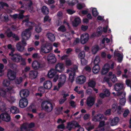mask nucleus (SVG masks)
<instances>
[{"label":"nucleus","instance_id":"48","mask_svg":"<svg viewBox=\"0 0 131 131\" xmlns=\"http://www.w3.org/2000/svg\"><path fill=\"white\" fill-rule=\"evenodd\" d=\"M4 19L6 20H7L8 19V16L6 14L4 16V15L2 16V15H0V20H2Z\"/></svg>","mask_w":131,"mask_h":131},{"label":"nucleus","instance_id":"15","mask_svg":"<svg viewBox=\"0 0 131 131\" xmlns=\"http://www.w3.org/2000/svg\"><path fill=\"white\" fill-rule=\"evenodd\" d=\"M86 78L83 75L78 76L76 79V83L78 84H82L84 83L86 81Z\"/></svg>","mask_w":131,"mask_h":131},{"label":"nucleus","instance_id":"30","mask_svg":"<svg viewBox=\"0 0 131 131\" xmlns=\"http://www.w3.org/2000/svg\"><path fill=\"white\" fill-rule=\"evenodd\" d=\"M81 20L79 17H77L74 19V21L72 23V25L74 27H77L81 23Z\"/></svg>","mask_w":131,"mask_h":131},{"label":"nucleus","instance_id":"46","mask_svg":"<svg viewBox=\"0 0 131 131\" xmlns=\"http://www.w3.org/2000/svg\"><path fill=\"white\" fill-rule=\"evenodd\" d=\"M100 62V59L99 56H96L94 59L93 62L95 65H98V64Z\"/></svg>","mask_w":131,"mask_h":131},{"label":"nucleus","instance_id":"51","mask_svg":"<svg viewBox=\"0 0 131 131\" xmlns=\"http://www.w3.org/2000/svg\"><path fill=\"white\" fill-rule=\"evenodd\" d=\"M110 78L111 81L113 82H115L117 81V79L115 74H113Z\"/></svg>","mask_w":131,"mask_h":131},{"label":"nucleus","instance_id":"3","mask_svg":"<svg viewBox=\"0 0 131 131\" xmlns=\"http://www.w3.org/2000/svg\"><path fill=\"white\" fill-rule=\"evenodd\" d=\"M78 67L77 66H74L73 68H71L70 69H68L66 72L69 73V80L72 82L74 80L75 76V72L78 69Z\"/></svg>","mask_w":131,"mask_h":131},{"label":"nucleus","instance_id":"53","mask_svg":"<svg viewBox=\"0 0 131 131\" xmlns=\"http://www.w3.org/2000/svg\"><path fill=\"white\" fill-rule=\"evenodd\" d=\"M104 81L106 82L109 84V85L110 86H111L112 84L111 83H110V79L109 78L107 77H105L104 79Z\"/></svg>","mask_w":131,"mask_h":131},{"label":"nucleus","instance_id":"52","mask_svg":"<svg viewBox=\"0 0 131 131\" xmlns=\"http://www.w3.org/2000/svg\"><path fill=\"white\" fill-rule=\"evenodd\" d=\"M4 6L8 7V5L6 3L3 2H0V10H1Z\"/></svg>","mask_w":131,"mask_h":131},{"label":"nucleus","instance_id":"19","mask_svg":"<svg viewBox=\"0 0 131 131\" xmlns=\"http://www.w3.org/2000/svg\"><path fill=\"white\" fill-rule=\"evenodd\" d=\"M80 126V125L78 123L76 122L73 121L68 123L67 128L69 130H70L72 128L74 127H79Z\"/></svg>","mask_w":131,"mask_h":131},{"label":"nucleus","instance_id":"29","mask_svg":"<svg viewBox=\"0 0 131 131\" xmlns=\"http://www.w3.org/2000/svg\"><path fill=\"white\" fill-rule=\"evenodd\" d=\"M119 118L118 117H116L113 119H110V124L112 126H114L117 124L119 121Z\"/></svg>","mask_w":131,"mask_h":131},{"label":"nucleus","instance_id":"33","mask_svg":"<svg viewBox=\"0 0 131 131\" xmlns=\"http://www.w3.org/2000/svg\"><path fill=\"white\" fill-rule=\"evenodd\" d=\"M8 66L14 70H15L17 68V66L15 64L12 63L10 61H8Z\"/></svg>","mask_w":131,"mask_h":131},{"label":"nucleus","instance_id":"25","mask_svg":"<svg viewBox=\"0 0 131 131\" xmlns=\"http://www.w3.org/2000/svg\"><path fill=\"white\" fill-rule=\"evenodd\" d=\"M56 70L59 72L63 71L64 69V64L62 63H59L55 66Z\"/></svg>","mask_w":131,"mask_h":131},{"label":"nucleus","instance_id":"23","mask_svg":"<svg viewBox=\"0 0 131 131\" xmlns=\"http://www.w3.org/2000/svg\"><path fill=\"white\" fill-rule=\"evenodd\" d=\"M29 92L27 90L24 89L21 90L20 92L19 95L20 97L23 98L26 97L29 95Z\"/></svg>","mask_w":131,"mask_h":131},{"label":"nucleus","instance_id":"64","mask_svg":"<svg viewBox=\"0 0 131 131\" xmlns=\"http://www.w3.org/2000/svg\"><path fill=\"white\" fill-rule=\"evenodd\" d=\"M51 20V19L48 16H46L45 17L44 19V22L48 21L49 22H50Z\"/></svg>","mask_w":131,"mask_h":131},{"label":"nucleus","instance_id":"59","mask_svg":"<svg viewBox=\"0 0 131 131\" xmlns=\"http://www.w3.org/2000/svg\"><path fill=\"white\" fill-rule=\"evenodd\" d=\"M23 79L22 77H20L19 79H17L15 81V83L17 84L20 83L23 81Z\"/></svg>","mask_w":131,"mask_h":131},{"label":"nucleus","instance_id":"54","mask_svg":"<svg viewBox=\"0 0 131 131\" xmlns=\"http://www.w3.org/2000/svg\"><path fill=\"white\" fill-rule=\"evenodd\" d=\"M35 30L37 32H40L42 30V29L39 25L36 26Z\"/></svg>","mask_w":131,"mask_h":131},{"label":"nucleus","instance_id":"50","mask_svg":"<svg viewBox=\"0 0 131 131\" xmlns=\"http://www.w3.org/2000/svg\"><path fill=\"white\" fill-rule=\"evenodd\" d=\"M65 63L66 66H69L72 64V63L71 60L68 58L66 60Z\"/></svg>","mask_w":131,"mask_h":131},{"label":"nucleus","instance_id":"16","mask_svg":"<svg viewBox=\"0 0 131 131\" xmlns=\"http://www.w3.org/2000/svg\"><path fill=\"white\" fill-rule=\"evenodd\" d=\"M89 37V35L87 33H84L82 34L80 37L81 43L82 44L85 43L88 40Z\"/></svg>","mask_w":131,"mask_h":131},{"label":"nucleus","instance_id":"10","mask_svg":"<svg viewBox=\"0 0 131 131\" xmlns=\"http://www.w3.org/2000/svg\"><path fill=\"white\" fill-rule=\"evenodd\" d=\"M106 119V118L104 117L103 114L101 113H99L92 116V120L95 122H97L103 119L105 120Z\"/></svg>","mask_w":131,"mask_h":131},{"label":"nucleus","instance_id":"13","mask_svg":"<svg viewBox=\"0 0 131 131\" xmlns=\"http://www.w3.org/2000/svg\"><path fill=\"white\" fill-rule=\"evenodd\" d=\"M7 76L9 80H13L16 78V73L14 71L9 69L8 70Z\"/></svg>","mask_w":131,"mask_h":131},{"label":"nucleus","instance_id":"31","mask_svg":"<svg viewBox=\"0 0 131 131\" xmlns=\"http://www.w3.org/2000/svg\"><path fill=\"white\" fill-rule=\"evenodd\" d=\"M24 11L23 10H21L20 11V14H15L12 16L13 17L14 19L17 18H23V15L22 14L24 12Z\"/></svg>","mask_w":131,"mask_h":131},{"label":"nucleus","instance_id":"62","mask_svg":"<svg viewBox=\"0 0 131 131\" xmlns=\"http://www.w3.org/2000/svg\"><path fill=\"white\" fill-rule=\"evenodd\" d=\"M105 41H106V43H107L110 42V39L108 38H104L102 40V43L103 44H104Z\"/></svg>","mask_w":131,"mask_h":131},{"label":"nucleus","instance_id":"5","mask_svg":"<svg viewBox=\"0 0 131 131\" xmlns=\"http://www.w3.org/2000/svg\"><path fill=\"white\" fill-rule=\"evenodd\" d=\"M48 77L50 78L54 77L53 81L55 82L58 79V75L56 74V70L54 69H50L48 72L47 74Z\"/></svg>","mask_w":131,"mask_h":131},{"label":"nucleus","instance_id":"55","mask_svg":"<svg viewBox=\"0 0 131 131\" xmlns=\"http://www.w3.org/2000/svg\"><path fill=\"white\" fill-rule=\"evenodd\" d=\"M95 85V82L93 81H91L88 83V85L89 86L93 88Z\"/></svg>","mask_w":131,"mask_h":131},{"label":"nucleus","instance_id":"1","mask_svg":"<svg viewBox=\"0 0 131 131\" xmlns=\"http://www.w3.org/2000/svg\"><path fill=\"white\" fill-rule=\"evenodd\" d=\"M28 18H27L23 21V24L25 23L26 26H30L31 27L28 28L26 29L25 30L23 31L21 34L22 38V42L24 44L26 45V43L25 40H27L29 38L31 35L30 30L32 29V27L34 26V23H31L28 21Z\"/></svg>","mask_w":131,"mask_h":131},{"label":"nucleus","instance_id":"41","mask_svg":"<svg viewBox=\"0 0 131 131\" xmlns=\"http://www.w3.org/2000/svg\"><path fill=\"white\" fill-rule=\"evenodd\" d=\"M5 104L2 101L0 102V110L3 111L6 109Z\"/></svg>","mask_w":131,"mask_h":131},{"label":"nucleus","instance_id":"36","mask_svg":"<svg viewBox=\"0 0 131 131\" xmlns=\"http://www.w3.org/2000/svg\"><path fill=\"white\" fill-rule=\"evenodd\" d=\"M105 125V122L104 121H101L100 122L99 125L98 126L97 129H99L100 131H104V129L103 128H101V127H103Z\"/></svg>","mask_w":131,"mask_h":131},{"label":"nucleus","instance_id":"44","mask_svg":"<svg viewBox=\"0 0 131 131\" xmlns=\"http://www.w3.org/2000/svg\"><path fill=\"white\" fill-rule=\"evenodd\" d=\"M90 125L91 123H88L87 124L86 126V129L88 131H89L93 129L94 127V125H92L90 126Z\"/></svg>","mask_w":131,"mask_h":131},{"label":"nucleus","instance_id":"11","mask_svg":"<svg viewBox=\"0 0 131 131\" xmlns=\"http://www.w3.org/2000/svg\"><path fill=\"white\" fill-rule=\"evenodd\" d=\"M125 93L122 92H119L117 93V95L119 96L120 99V103L122 105H124L126 99L125 98Z\"/></svg>","mask_w":131,"mask_h":131},{"label":"nucleus","instance_id":"39","mask_svg":"<svg viewBox=\"0 0 131 131\" xmlns=\"http://www.w3.org/2000/svg\"><path fill=\"white\" fill-rule=\"evenodd\" d=\"M78 0H72L71 1H67V3L70 6H73L78 2Z\"/></svg>","mask_w":131,"mask_h":131},{"label":"nucleus","instance_id":"37","mask_svg":"<svg viewBox=\"0 0 131 131\" xmlns=\"http://www.w3.org/2000/svg\"><path fill=\"white\" fill-rule=\"evenodd\" d=\"M10 111L13 114L18 113L19 112L18 109L14 106H12L11 107Z\"/></svg>","mask_w":131,"mask_h":131},{"label":"nucleus","instance_id":"9","mask_svg":"<svg viewBox=\"0 0 131 131\" xmlns=\"http://www.w3.org/2000/svg\"><path fill=\"white\" fill-rule=\"evenodd\" d=\"M13 87L9 86L6 89H4L2 87H0V96H1L5 98H6V93L12 90Z\"/></svg>","mask_w":131,"mask_h":131},{"label":"nucleus","instance_id":"28","mask_svg":"<svg viewBox=\"0 0 131 131\" xmlns=\"http://www.w3.org/2000/svg\"><path fill=\"white\" fill-rule=\"evenodd\" d=\"M43 86L44 88L47 89H50L52 85V82L50 81H45L43 83Z\"/></svg>","mask_w":131,"mask_h":131},{"label":"nucleus","instance_id":"63","mask_svg":"<svg viewBox=\"0 0 131 131\" xmlns=\"http://www.w3.org/2000/svg\"><path fill=\"white\" fill-rule=\"evenodd\" d=\"M110 65L108 64H106L104 66L103 69L107 70L108 71L109 69Z\"/></svg>","mask_w":131,"mask_h":131},{"label":"nucleus","instance_id":"24","mask_svg":"<svg viewBox=\"0 0 131 131\" xmlns=\"http://www.w3.org/2000/svg\"><path fill=\"white\" fill-rule=\"evenodd\" d=\"M102 28L100 27L97 29L96 32H94L93 33L91 36V38H93L95 37L101 35L102 33Z\"/></svg>","mask_w":131,"mask_h":131},{"label":"nucleus","instance_id":"58","mask_svg":"<svg viewBox=\"0 0 131 131\" xmlns=\"http://www.w3.org/2000/svg\"><path fill=\"white\" fill-rule=\"evenodd\" d=\"M66 29L64 26L62 25L58 29V31H64L66 30Z\"/></svg>","mask_w":131,"mask_h":131},{"label":"nucleus","instance_id":"43","mask_svg":"<svg viewBox=\"0 0 131 131\" xmlns=\"http://www.w3.org/2000/svg\"><path fill=\"white\" fill-rule=\"evenodd\" d=\"M10 84V81L8 80L5 79L3 82V85L5 87L8 86Z\"/></svg>","mask_w":131,"mask_h":131},{"label":"nucleus","instance_id":"8","mask_svg":"<svg viewBox=\"0 0 131 131\" xmlns=\"http://www.w3.org/2000/svg\"><path fill=\"white\" fill-rule=\"evenodd\" d=\"M43 63V62L41 61H38L37 60H35L32 63V67L34 69L37 70L43 67L42 63Z\"/></svg>","mask_w":131,"mask_h":131},{"label":"nucleus","instance_id":"34","mask_svg":"<svg viewBox=\"0 0 131 131\" xmlns=\"http://www.w3.org/2000/svg\"><path fill=\"white\" fill-rule=\"evenodd\" d=\"M104 47L105 46H104L103 47L100 48L98 45L94 46L92 47V52L94 54L96 53L99 49H101L102 48Z\"/></svg>","mask_w":131,"mask_h":131},{"label":"nucleus","instance_id":"2","mask_svg":"<svg viewBox=\"0 0 131 131\" xmlns=\"http://www.w3.org/2000/svg\"><path fill=\"white\" fill-rule=\"evenodd\" d=\"M54 106V104L52 103L47 101H43L41 104L42 108L48 112H50L52 110Z\"/></svg>","mask_w":131,"mask_h":131},{"label":"nucleus","instance_id":"45","mask_svg":"<svg viewBox=\"0 0 131 131\" xmlns=\"http://www.w3.org/2000/svg\"><path fill=\"white\" fill-rule=\"evenodd\" d=\"M28 123H24L21 125L20 127V129L22 131H24V130H25L28 127Z\"/></svg>","mask_w":131,"mask_h":131},{"label":"nucleus","instance_id":"14","mask_svg":"<svg viewBox=\"0 0 131 131\" xmlns=\"http://www.w3.org/2000/svg\"><path fill=\"white\" fill-rule=\"evenodd\" d=\"M117 110V113L118 114H120L122 112L121 108L120 106H117V104L115 103L112 105L111 110L113 112H115Z\"/></svg>","mask_w":131,"mask_h":131},{"label":"nucleus","instance_id":"57","mask_svg":"<svg viewBox=\"0 0 131 131\" xmlns=\"http://www.w3.org/2000/svg\"><path fill=\"white\" fill-rule=\"evenodd\" d=\"M85 56V52L83 51H82L80 52L79 54V57L81 59L84 58Z\"/></svg>","mask_w":131,"mask_h":131},{"label":"nucleus","instance_id":"21","mask_svg":"<svg viewBox=\"0 0 131 131\" xmlns=\"http://www.w3.org/2000/svg\"><path fill=\"white\" fill-rule=\"evenodd\" d=\"M86 104L89 106H92L95 102V98L91 96L88 97L86 99Z\"/></svg>","mask_w":131,"mask_h":131},{"label":"nucleus","instance_id":"42","mask_svg":"<svg viewBox=\"0 0 131 131\" xmlns=\"http://www.w3.org/2000/svg\"><path fill=\"white\" fill-rule=\"evenodd\" d=\"M42 11L45 14H48L49 13V10L48 8L45 6H43L42 8Z\"/></svg>","mask_w":131,"mask_h":131},{"label":"nucleus","instance_id":"12","mask_svg":"<svg viewBox=\"0 0 131 131\" xmlns=\"http://www.w3.org/2000/svg\"><path fill=\"white\" fill-rule=\"evenodd\" d=\"M66 76L62 74L58 76L59 83L58 85L59 86H62L65 83L66 80Z\"/></svg>","mask_w":131,"mask_h":131},{"label":"nucleus","instance_id":"22","mask_svg":"<svg viewBox=\"0 0 131 131\" xmlns=\"http://www.w3.org/2000/svg\"><path fill=\"white\" fill-rule=\"evenodd\" d=\"M26 46L22 41L21 42H19L16 45L17 49L20 52H23L25 49V46Z\"/></svg>","mask_w":131,"mask_h":131},{"label":"nucleus","instance_id":"35","mask_svg":"<svg viewBox=\"0 0 131 131\" xmlns=\"http://www.w3.org/2000/svg\"><path fill=\"white\" fill-rule=\"evenodd\" d=\"M90 9L92 10V14L94 17H96L98 15L99 13L96 8L91 7Z\"/></svg>","mask_w":131,"mask_h":131},{"label":"nucleus","instance_id":"47","mask_svg":"<svg viewBox=\"0 0 131 131\" xmlns=\"http://www.w3.org/2000/svg\"><path fill=\"white\" fill-rule=\"evenodd\" d=\"M6 98H5V99H6L9 102H14L15 101V97H11L9 99H8L9 97H8V96L7 95V94L6 93Z\"/></svg>","mask_w":131,"mask_h":131},{"label":"nucleus","instance_id":"32","mask_svg":"<svg viewBox=\"0 0 131 131\" xmlns=\"http://www.w3.org/2000/svg\"><path fill=\"white\" fill-rule=\"evenodd\" d=\"M114 55L118 57V60L119 62H121L122 60L123 55L119 53H116V51L114 52Z\"/></svg>","mask_w":131,"mask_h":131},{"label":"nucleus","instance_id":"27","mask_svg":"<svg viewBox=\"0 0 131 131\" xmlns=\"http://www.w3.org/2000/svg\"><path fill=\"white\" fill-rule=\"evenodd\" d=\"M103 91L104 93H101L100 94V96L101 98H103L106 96H110V93L108 90L106 89H104L103 90Z\"/></svg>","mask_w":131,"mask_h":131},{"label":"nucleus","instance_id":"18","mask_svg":"<svg viewBox=\"0 0 131 131\" xmlns=\"http://www.w3.org/2000/svg\"><path fill=\"white\" fill-rule=\"evenodd\" d=\"M1 120L6 122L9 121L10 119V116L6 113H3L1 114Z\"/></svg>","mask_w":131,"mask_h":131},{"label":"nucleus","instance_id":"20","mask_svg":"<svg viewBox=\"0 0 131 131\" xmlns=\"http://www.w3.org/2000/svg\"><path fill=\"white\" fill-rule=\"evenodd\" d=\"M38 72L37 71L31 70L30 71L29 73V77L31 80L36 79L37 77Z\"/></svg>","mask_w":131,"mask_h":131},{"label":"nucleus","instance_id":"7","mask_svg":"<svg viewBox=\"0 0 131 131\" xmlns=\"http://www.w3.org/2000/svg\"><path fill=\"white\" fill-rule=\"evenodd\" d=\"M43 58L45 60H47L49 63H55L56 61V59L55 55L52 53H50L49 54L47 57L46 56L43 57Z\"/></svg>","mask_w":131,"mask_h":131},{"label":"nucleus","instance_id":"40","mask_svg":"<svg viewBox=\"0 0 131 131\" xmlns=\"http://www.w3.org/2000/svg\"><path fill=\"white\" fill-rule=\"evenodd\" d=\"M100 67L98 65H95L93 69V72L94 73H97L100 70Z\"/></svg>","mask_w":131,"mask_h":131},{"label":"nucleus","instance_id":"49","mask_svg":"<svg viewBox=\"0 0 131 131\" xmlns=\"http://www.w3.org/2000/svg\"><path fill=\"white\" fill-rule=\"evenodd\" d=\"M85 5L84 3H78L77 5V8L79 9H80L85 7Z\"/></svg>","mask_w":131,"mask_h":131},{"label":"nucleus","instance_id":"61","mask_svg":"<svg viewBox=\"0 0 131 131\" xmlns=\"http://www.w3.org/2000/svg\"><path fill=\"white\" fill-rule=\"evenodd\" d=\"M81 63L82 65H84L86 64L87 63V61L84 58L81 59Z\"/></svg>","mask_w":131,"mask_h":131},{"label":"nucleus","instance_id":"38","mask_svg":"<svg viewBox=\"0 0 131 131\" xmlns=\"http://www.w3.org/2000/svg\"><path fill=\"white\" fill-rule=\"evenodd\" d=\"M47 36L49 39L51 41H53L55 40V36L54 35L51 33H48Z\"/></svg>","mask_w":131,"mask_h":131},{"label":"nucleus","instance_id":"26","mask_svg":"<svg viewBox=\"0 0 131 131\" xmlns=\"http://www.w3.org/2000/svg\"><path fill=\"white\" fill-rule=\"evenodd\" d=\"M114 89L115 91H118L124 88L123 84L122 83H117L115 85Z\"/></svg>","mask_w":131,"mask_h":131},{"label":"nucleus","instance_id":"56","mask_svg":"<svg viewBox=\"0 0 131 131\" xmlns=\"http://www.w3.org/2000/svg\"><path fill=\"white\" fill-rule=\"evenodd\" d=\"M7 47L8 49H10L11 50V53H13L15 51V49L14 48L12 47L11 44L8 45Z\"/></svg>","mask_w":131,"mask_h":131},{"label":"nucleus","instance_id":"6","mask_svg":"<svg viewBox=\"0 0 131 131\" xmlns=\"http://www.w3.org/2000/svg\"><path fill=\"white\" fill-rule=\"evenodd\" d=\"M9 55L11 56V59L14 62L18 63L21 60H23L22 56L19 53H16L14 54L9 53Z\"/></svg>","mask_w":131,"mask_h":131},{"label":"nucleus","instance_id":"4","mask_svg":"<svg viewBox=\"0 0 131 131\" xmlns=\"http://www.w3.org/2000/svg\"><path fill=\"white\" fill-rule=\"evenodd\" d=\"M52 49L51 44L48 42H47L41 46L40 51V52L47 53L49 52Z\"/></svg>","mask_w":131,"mask_h":131},{"label":"nucleus","instance_id":"17","mask_svg":"<svg viewBox=\"0 0 131 131\" xmlns=\"http://www.w3.org/2000/svg\"><path fill=\"white\" fill-rule=\"evenodd\" d=\"M28 103V101L26 98H22L20 100L19 102V107L21 108L25 107L27 106Z\"/></svg>","mask_w":131,"mask_h":131},{"label":"nucleus","instance_id":"60","mask_svg":"<svg viewBox=\"0 0 131 131\" xmlns=\"http://www.w3.org/2000/svg\"><path fill=\"white\" fill-rule=\"evenodd\" d=\"M4 68V66L2 64L0 63V76H2L3 74V69Z\"/></svg>","mask_w":131,"mask_h":131}]
</instances>
